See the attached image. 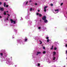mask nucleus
<instances>
[{"label": "nucleus", "mask_w": 67, "mask_h": 67, "mask_svg": "<svg viewBox=\"0 0 67 67\" xmlns=\"http://www.w3.org/2000/svg\"><path fill=\"white\" fill-rule=\"evenodd\" d=\"M10 21L11 23H13L14 24H15V21H13V20L11 19H10Z\"/></svg>", "instance_id": "2"}, {"label": "nucleus", "mask_w": 67, "mask_h": 67, "mask_svg": "<svg viewBox=\"0 0 67 67\" xmlns=\"http://www.w3.org/2000/svg\"><path fill=\"white\" fill-rule=\"evenodd\" d=\"M66 53L67 54V51H66Z\"/></svg>", "instance_id": "44"}, {"label": "nucleus", "mask_w": 67, "mask_h": 67, "mask_svg": "<svg viewBox=\"0 0 67 67\" xmlns=\"http://www.w3.org/2000/svg\"><path fill=\"white\" fill-rule=\"evenodd\" d=\"M1 4H2V3H1V2H0V5H1Z\"/></svg>", "instance_id": "37"}, {"label": "nucleus", "mask_w": 67, "mask_h": 67, "mask_svg": "<svg viewBox=\"0 0 67 67\" xmlns=\"http://www.w3.org/2000/svg\"><path fill=\"white\" fill-rule=\"evenodd\" d=\"M59 11L58 9H57L55 10V11H54L53 12L54 13H57Z\"/></svg>", "instance_id": "3"}, {"label": "nucleus", "mask_w": 67, "mask_h": 67, "mask_svg": "<svg viewBox=\"0 0 67 67\" xmlns=\"http://www.w3.org/2000/svg\"><path fill=\"white\" fill-rule=\"evenodd\" d=\"M49 39H48L47 40V42H49Z\"/></svg>", "instance_id": "20"}, {"label": "nucleus", "mask_w": 67, "mask_h": 67, "mask_svg": "<svg viewBox=\"0 0 67 67\" xmlns=\"http://www.w3.org/2000/svg\"><path fill=\"white\" fill-rule=\"evenodd\" d=\"M27 3H28V1H25L24 3L23 4V5H26L27 4Z\"/></svg>", "instance_id": "4"}, {"label": "nucleus", "mask_w": 67, "mask_h": 67, "mask_svg": "<svg viewBox=\"0 0 67 67\" xmlns=\"http://www.w3.org/2000/svg\"><path fill=\"white\" fill-rule=\"evenodd\" d=\"M7 15H8V16H10V15H9V14H7Z\"/></svg>", "instance_id": "39"}, {"label": "nucleus", "mask_w": 67, "mask_h": 67, "mask_svg": "<svg viewBox=\"0 0 67 67\" xmlns=\"http://www.w3.org/2000/svg\"><path fill=\"white\" fill-rule=\"evenodd\" d=\"M38 12H40V10H38Z\"/></svg>", "instance_id": "40"}, {"label": "nucleus", "mask_w": 67, "mask_h": 67, "mask_svg": "<svg viewBox=\"0 0 67 67\" xmlns=\"http://www.w3.org/2000/svg\"><path fill=\"white\" fill-rule=\"evenodd\" d=\"M1 55V56H2V55H3V53H1L0 54Z\"/></svg>", "instance_id": "31"}, {"label": "nucleus", "mask_w": 67, "mask_h": 67, "mask_svg": "<svg viewBox=\"0 0 67 67\" xmlns=\"http://www.w3.org/2000/svg\"><path fill=\"white\" fill-rule=\"evenodd\" d=\"M51 6H53V4H51Z\"/></svg>", "instance_id": "32"}, {"label": "nucleus", "mask_w": 67, "mask_h": 67, "mask_svg": "<svg viewBox=\"0 0 67 67\" xmlns=\"http://www.w3.org/2000/svg\"><path fill=\"white\" fill-rule=\"evenodd\" d=\"M27 39L25 38L24 40L25 42H27Z\"/></svg>", "instance_id": "13"}, {"label": "nucleus", "mask_w": 67, "mask_h": 67, "mask_svg": "<svg viewBox=\"0 0 67 67\" xmlns=\"http://www.w3.org/2000/svg\"><path fill=\"white\" fill-rule=\"evenodd\" d=\"M39 54H41V52H37L36 54V55H38Z\"/></svg>", "instance_id": "9"}, {"label": "nucleus", "mask_w": 67, "mask_h": 67, "mask_svg": "<svg viewBox=\"0 0 67 67\" xmlns=\"http://www.w3.org/2000/svg\"><path fill=\"white\" fill-rule=\"evenodd\" d=\"M63 3H62L61 4H60V5H63Z\"/></svg>", "instance_id": "34"}, {"label": "nucleus", "mask_w": 67, "mask_h": 67, "mask_svg": "<svg viewBox=\"0 0 67 67\" xmlns=\"http://www.w3.org/2000/svg\"><path fill=\"white\" fill-rule=\"evenodd\" d=\"M39 41L40 42V44H41L42 43V41H41L40 40Z\"/></svg>", "instance_id": "16"}, {"label": "nucleus", "mask_w": 67, "mask_h": 67, "mask_svg": "<svg viewBox=\"0 0 67 67\" xmlns=\"http://www.w3.org/2000/svg\"><path fill=\"white\" fill-rule=\"evenodd\" d=\"M46 16H44L43 18H42V19L43 20H46Z\"/></svg>", "instance_id": "7"}, {"label": "nucleus", "mask_w": 67, "mask_h": 67, "mask_svg": "<svg viewBox=\"0 0 67 67\" xmlns=\"http://www.w3.org/2000/svg\"><path fill=\"white\" fill-rule=\"evenodd\" d=\"M55 59H56V57H54L53 58V60H55Z\"/></svg>", "instance_id": "17"}, {"label": "nucleus", "mask_w": 67, "mask_h": 67, "mask_svg": "<svg viewBox=\"0 0 67 67\" xmlns=\"http://www.w3.org/2000/svg\"><path fill=\"white\" fill-rule=\"evenodd\" d=\"M21 19H20V20H23V18H22V17H21Z\"/></svg>", "instance_id": "33"}, {"label": "nucleus", "mask_w": 67, "mask_h": 67, "mask_svg": "<svg viewBox=\"0 0 67 67\" xmlns=\"http://www.w3.org/2000/svg\"><path fill=\"white\" fill-rule=\"evenodd\" d=\"M25 18L26 19H29V17L28 16H26Z\"/></svg>", "instance_id": "10"}, {"label": "nucleus", "mask_w": 67, "mask_h": 67, "mask_svg": "<svg viewBox=\"0 0 67 67\" xmlns=\"http://www.w3.org/2000/svg\"><path fill=\"white\" fill-rule=\"evenodd\" d=\"M3 14L4 15H6V12H4Z\"/></svg>", "instance_id": "18"}, {"label": "nucleus", "mask_w": 67, "mask_h": 67, "mask_svg": "<svg viewBox=\"0 0 67 67\" xmlns=\"http://www.w3.org/2000/svg\"><path fill=\"white\" fill-rule=\"evenodd\" d=\"M65 46L66 47H67V44H65Z\"/></svg>", "instance_id": "29"}, {"label": "nucleus", "mask_w": 67, "mask_h": 67, "mask_svg": "<svg viewBox=\"0 0 67 67\" xmlns=\"http://www.w3.org/2000/svg\"><path fill=\"white\" fill-rule=\"evenodd\" d=\"M29 2H32V1L30 0L29 1Z\"/></svg>", "instance_id": "38"}, {"label": "nucleus", "mask_w": 67, "mask_h": 67, "mask_svg": "<svg viewBox=\"0 0 67 67\" xmlns=\"http://www.w3.org/2000/svg\"><path fill=\"white\" fill-rule=\"evenodd\" d=\"M12 38H14V37H12Z\"/></svg>", "instance_id": "42"}, {"label": "nucleus", "mask_w": 67, "mask_h": 67, "mask_svg": "<svg viewBox=\"0 0 67 67\" xmlns=\"http://www.w3.org/2000/svg\"><path fill=\"white\" fill-rule=\"evenodd\" d=\"M46 39H48L49 38V37L48 36L47 37H46Z\"/></svg>", "instance_id": "24"}, {"label": "nucleus", "mask_w": 67, "mask_h": 67, "mask_svg": "<svg viewBox=\"0 0 67 67\" xmlns=\"http://www.w3.org/2000/svg\"><path fill=\"white\" fill-rule=\"evenodd\" d=\"M37 66H40V64L39 63L37 65Z\"/></svg>", "instance_id": "27"}, {"label": "nucleus", "mask_w": 67, "mask_h": 67, "mask_svg": "<svg viewBox=\"0 0 67 67\" xmlns=\"http://www.w3.org/2000/svg\"><path fill=\"white\" fill-rule=\"evenodd\" d=\"M14 32H16V31H17V30H16V29H14Z\"/></svg>", "instance_id": "23"}, {"label": "nucleus", "mask_w": 67, "mask_h": 67, "mask_svg": "<svg viewBox=\"0 0 67 67\" xmlns=\"http://www.w3.org/2000/svg\"><path fill=\"white\" fill-rule=\"evenodd\" d=\"M8 18H9V17H7V18L6 19L7 20H8Z\"/></svg>", "instance_id": "36"}, {"label": "nucleus", "mask_w": 67, "mask_h": 67, "mask_svg": "<svg viewBox=\"0 0 67 67\" xmlns=\"http://www.w3.org/2000/svg\"><path fill=\"white\" fill-rule=\"evenodd\" d=\"M35 5H37V3H35Z\"/></svg>", "instance_id": "35"}, {"label": "nucleus", "mask_w": 67, "mask_h": 67, "mask_svg": "<svg viewBox=\"0 0 67 67\" xmlns=\"http://www.w3.org/2000/svg\"><path fill=\"white\" fill-rule=\"evenodd\" d=\"M47 6H45L44 7V12H46V8H47Z\"/></svg>", "instance_id": "5"}, {"label": "nucleus", "mask_w": 67, "mask_h": 67, "mask_svg": "<svg viewBox=\"0 0 67 67\" xmlns=\"http://www.w3.org/2000/svg\"><path fill=\"white\" fill-rule=\"evenodd\" d=\"M53 49V46H52V48H51V49Z\"/></svg>", "instance_id": "22"}, {"label": "nucleus", "mask_w": 67, "mask_h": 67, "mask_svg": "<svg viewBox=\"0 0 67 67\" xmlns=\"http://www.w3.org/2000/svg\"><path fill=\"white\" fill-rule=\"evenodd\" d=\"M44 22L45 23H47V20L45 19V20H44Z\"/></svg>", "instance_id": "12"}, {"label": "nucleus", "mask_w": 67, "mask_h": 67, "mask_svg": "<svg viewBox=\"0 0 67 67\" xmlns=\"http://www.w3.org/2000/svg\"><path fill=\"white\" fill-rule=\"evenodd\" d=\"M54 50H56L57 49V48L56 47L54 48Z\"/></svg>", "instance_id": "28"}, {"label": "nucleus", "mask_w": 67, "mask_h": 67, "mask_svg": "<svg viewBox=\"0 0 67 67\" xmlns=\"http://www.w3.org/2000/svg\"><path fill=\"white\" fill-rule=\"evenodd\" d=\"M2 18V17H1V16H0V18Z\"/></svg>", "instance_id": "41"}, {"label": "nucleus", "mask_w": 67, "mask_h": 67, "mask_svg": "<svg viewBox=\"0 0 67 67\" xmlns=\"http://www.w3.org/2000/svg\"><path fill=\"white\" fill-rule=\"evenodd\" d=\"M5 3H4V7H5V5H6Z\"/></svg>", "instance_id": "15"}, {"label": "nucleus", "mask_w": 67, "mask_h": 67, "mask_svg": "<svg viewBox=\"0 0 67 67\" xmlns=\"http://www.w3.org/2000/svg\"><path fill=\"white\" fill-rule=\"evenodd\" d=\"M43 54H45L46 53V52L45 51H44L43 52Z\"/></svg>", "instance_id": "21"}, {"label": "nucleus", "mask_w": 67, "mask_h": 67, "mask_svg": "<svg viewBox=\"0 0 67 67\" xmlns=\"http://www.w3.org/2000/svg\"><path fill=\"white\" fill-rule=\"evenodd\" d=\"M9 7V5H6V8H7V7Z\"/></svg>", "instance_id": "30"}, {"label": "nucleus", "mask_w": 67, "mask_h": 67, "mask_svg": "<svg viewBox=\"0 0 67 67\" xmlns=\"http://www.w3.org/2000/svg\"><path fill=\"white\" fill-rule=\"evenodd\" d=\"M43 49H45V47H43Z\"/></svg>", "instance_id": "25"}, {"label": "nucleus", "mask_w": 67, "mask_h": 67, "mask_svg": "<svg viewBox=\"0 0 67 67\" xmlns=\"http://www.w3.org/2000/svg\"><path fill=\"white\" fill-rule=\"evenodd\" d=\"M6 1H7L8 0H5Z\"/></svg>", "instance_id": "45"}, {"label": "nucleus", "mask_w": 67, "mask_h": 67, "mask_svg": "<svg viewBox=\"0 0 67 67\" xmlns=\"http://www.w3.org/2000/svg\"><path fill=\"white\" fill-rule=\"evenodd\" d=\"M0 10L1 11H3L4 10V8H0Z\"/></svg>", "instance_id": "8"}, {"label": "nucleus", "mask_w": 67, "mask_h": 67, "mask_svg": "<svg viewBox=\"0 0 67 67\" xmlns=\"http://www.w3.org/2000/svg\"><path fill=\"white\" fill-rule=\"evenodd\" d=\"M17 42L18 43H19L20 44H21V43H23L22 41L20 40H17Z\"/></svg>", "instance_id": "1"}, {"label": "nucleus", "mask_w": 67, "mask_h": 67, "mask_svg": "<svg viewBox=\"0 0 67 67\" xmlns=\"http://www.w3.org/2000/svg\"><path fill=\"white\" fill-rule=\"evenodd\" d=\"M41 27H38V29H39V30L41 29Z\"/></svg>", "instance_id": "26"}, {"label": "nucleus", "mask_w": 67, "mask_h": 67, "mask_svg": "<svg viewBox=\"0 0 67 67\" xmlns=\"http://www.w3.org/2000/svg\"><path fill=\"white\" fill-rule=\"evenodd\" d=\"M55 54H56V52H53V55L54 56V55H55Z\"/></svg>", "instance_id": "11"}, {"label": "nucleus", "mask_w": 67, "mask_h": 67, "mask_svg": "<svg viewBox=\"0 0 67 67\" xmlns=\"http://www.w3.org/2000/svg\"><path fill=\"white\" fill-rule=\"evenodd\" d=\"M7 12H8V11H7Z\"/></svg>", "instance_id": "43"}, {"label": "nucleus", "mask_w": 67, "mask_h": 67, "mask_svg": "<svg viewBox=\"0 0 67 67\" xmlns=\"http://www.w3.org/2000/svg\"><path fill=\"white\" fill-rule=\"evenodd\" d=\"M28 23L30 24V23H32V22L31 21H29L28 22Z\"/></svg>", "instance_id": "14"}, {"label": "nucleus", "mask_w": 67, "mask_h": 67, "mask_svg": "<svg viewBox=\"0 0 67 67\" xmlns=\"http://www.w3.org/2000/svg\"><path fill=\"white\" fill-rule=\"evenodd\" d=\"M30 11H32V8H31L30 9Z\"/></svg>", "instance_id": "19"}, {"label": "nucleus", "mask_w": 67, "mask_h": 67, "mask_svg": "<svg viewBox=\"0 0 67 67\" xmlns=\"http://www.w3.org/2000/svg\"><path fill=\"white\" fill-rule=\"evenodd\" d=\"M36 15H38L39 16H42V14H40L38 13H36Z\"/></svg>", "instance_id": "6"}, {"label": "nucleus", "mask_w": 67, "mask_h": 67, "mask_svg": "<svg viewBox=\"0 0 67 67\" xmlns=\"http://www.w3.org/2000/svg\"><path fill=\"white\" fill-rule=\"evenodd\" d=\"M46 29V28H45V29Z\"/></svg>", "instance_id": "46"}]
</instances>
